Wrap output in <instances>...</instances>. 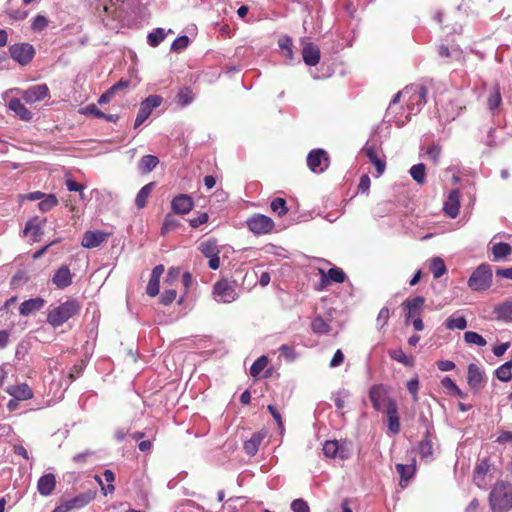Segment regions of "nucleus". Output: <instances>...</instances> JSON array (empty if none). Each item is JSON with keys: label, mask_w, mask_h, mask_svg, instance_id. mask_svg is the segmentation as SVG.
I'll return each instance as SVG.
<instances>
[{"label": "nucleus", "mask_w": 512, "mask_h": 512, "mask_svg": "<svg viewBox=\"0 0 512 512\" xmlns=\"http://www.w3.org/2000/svg\"><path fill=\"white\" fill-rule=\"evenodd\" d=\"M9 52L11 58L22 66L29 64L35 55V49L29 43L13 44L10 46Z\"/></svg>", "instance_id": "obj_8"}, {"label": "nucleus", "mask_w": 512, "mask_h": 512, "mask_svg": "<svg viewBox=\"0 0 512 512\" xmlns=\"http://www.w3.org/2000/svg\"><path fill=\"white\" fill-rule=\"evenodd\" d=\"M58 204V199L54 194H47L45 197L39 202L38 207L42 212H48L52 210Z\"/></svg>", "instance_id": "obj_43"}, {"label": "nucleus", "mask_w": 512, "mask_h": 512, "mask_svg": "<svg viewBox=\"0 0 512 512\" xmlns=\"http://www.w3.org/2000/svg\"><path fill=\"white\" fill-rule=\"evenodd\" d=\"M94 496V492L88 491L66 500V503L70 510L80 509L89 504L94 499Z\"/></svg>", "instance_id": "obj_27"}, {"label": "nucleus", "mask_w": 512, "mask_h": 512, "mask_svg": "<svg viewBox=\"0 0 512 512\" xmlns=\"http://www.w3.org/2000/svg\"><path fill=\"white\" fill-rule=\"evenodd\" d=\"M496 377L503 382H508L512 378V361H507L495 371Z\"/></svg>", "instance_id": "obj_39"}, {"label": "nucleus", "mask_w": 512, "mask_h": 512, "mask_svg": "<svg viewBox=\"0 0 512 512\" xmlns=\"http://www.w3.org/2000/svg\"><path fill=\"white\" fill-rule=\"evenodd\" d=\"M6 392L20 401L29 400L33 397V391L26 383L8 386Z\"/></svg>", "instance_id": "obj_25"}, {"label": "nucleus", "mask_w": 512, "mask_h": 512, "mask_svg": "<svg viewBox=\"0 0 512 512\" xmlns=\"http://www.w3.org/2000/svg\"><path fill=\"white\" fill-rule=\"evenodd\" d=\"M293 512H310L308 504L302 499H296L291 503Z\"/></svg>", "instance_id": "obj_57"}, {"label": "nucleus", "mask_w": 512, "mask_h": 512, "mask_svg": "<svg viewBox=\"0 0 512 512\" xmlns=\"http://www.w3.org/2000/svg\"><path fill=\"white\" fill-rule=\"evenodd\" d=\"M52 283L58 289H65L70 286L72 283V274L69 267L66 265L59 267L52 277Z\"/></svg>", "instance_id": "obj_16"}, {"label": "nucleus", "mask_w": 512, "mask_h": 512, "mask_svg": "<svg viewBox=\"0 0 512 512\" xmlns=\"http://www.w3.org/2000/svg\"><path fill=\"white\" fill-rule=\"evenodd\" d=\"M430 270L436 279L442 277L447 271L445 263L440 257H434L431 259Z\"/></svg>", "instance_id": "obj_38"}, {"label": "nucleus", "mask_w": 512, "mask_h": 512, "mask_svg": "<svg viewBox=\"0 0 512 512\" xmlns=\"http://www.w3.org/2000/svg\"><path fill=\"white\" fill-rule=\"evenodd\" d=\"M154 188V183H148L143 186L140 191L137 193L135 198V204L139 209H142L146 206L147 199L150 196L152 190Z\"/></svg>", "instance_id": "obj_34"}, {"label": "nucleus", "mask_w": 512, "mask_h": 512, "mask_svg": "<svg viewBox=\"0 0 512 512\" xmlns=\"http://www.w3.org/2000/svg\"><path fill=\"white\" fill-rule=\"evenodd\" d=\"M424 304L425 299L421 296L406 300L402 304L403 308L407 310L406 322H409L411 319L419 316L422 312Z\"/></svg>", "instance_id": "obj_15"}, {"label": "nucleus", "mask_w": 512, "mask_h": 512, "mask_svg": "<svg viewBox=\"0 0 512 512\" xmlns=\"http://www.w3.org/2000/svg\"><path fill=\"white\" fill-rule=\"evenodd\" d=\"M194 94L191 89L184 87L181 88L177 94V103L184 107L192 103Z\"/></svg>", "instance_id": "obj_41"}, {"label": "nucleus", "mask_w": 512, "mask_h": 512, "mask_svg": "<svg viewBox=\"0 0 512 512\" xmlns=\"http://www.w3.org/2000/svg\"><path fill=\"white\" fill-rule=\"evenodd\" d=\"M495 314L498 319L512 321V299H508L499 304L495 308Z\"/></svg>", "instance_id": "obj_31"}, {"label": "nucleus", "mask_w": 512, "mask_h": 512, "mask_svg": "<svg viewBox=\"0 0 512 512\" xmlns=\"http://www.w3.org/2000/svg\"><path fill=\"white\" fill-rule=\"evenodd\" d=\"M464 340L468 344L478 345L481 347L485 346L487 343L486 340L480 334L473 331L465 332Z\"/></svg>", "instance_id": "obj_50"}, {"label": "nucleus", "mask_w": 512, "mask_h": 512, "mask_svg": "<svg viewBox=\"0 0 512 512\" xmlns=\"http://www.w3.org/2000/svg\"><path fill=\"white\" fill-rule=\"evenodd\" d=\"M441 384L449 394H452L458 387L450 377H444L441 380Z\"/></svg>", "instance_id": "obj_64"}, {"label": "nucleus", "mask_w": 512, "mask_h": 512, "mask_svg": "<svg viewBox=\"0 0 512 512\" xmlns=\"http://www.w3.org/2000/svg\"><path fill=\"white\" fill-rule=\"evenodd\" d=\"M263 439L264 435L261 433L253 434L252 437L244 443L245 452L250 456L255 455Z\"/></svg>", "instance_id": "obj_32"}, {"label": "nucleus", "mask_w": 512, "mask_h": 512, "mask_svg": "<svg viewBox=\"0 0 512 512\" xmlns=\"http://www.w3.org/2000/svg\"><path fill=\"white\" fill-rule=\"evenodd\" d=\"M194 207L192 198L186 194H180L173 198L171 202L172 210L181 215L189 213Z\"/></svg>", "instance_id": "obj_14"}, {"label": "nucleus", "mask_w": 512, "mask_h": 512, "mask_svg": "<svg viewBox=\"0 0 512 512\" xmlns=\"http://www.w3.org/2000/svg\"><path fill=\"white\" fill-rule=\"evenodd\" d=\"M179 222L176 218H174L171 214L166 215L164 222L161 227V233L166 234L170 232L171 230L178 227Z\"/></svg>", "instance_id": "obj_53"}, {"label": "nucleus", "mask_w": 512, "mask_h": 512, "mask_svg": "<svg viewBox=\"0 0 512 512\" xmlns=\"http://www.w3.org/2000/svg\"><path fill=\"white\" fill-rule=\"evenodd\" d=\"M502 102L500 87L498 84L493 86V88L490 90L488 98H487V105L490 110L497 109Z\"/></svg>", "instance_id": "obj_37"}, {"label": "nucleus", "mask_w": 512, "mask_h": 512, "mask_svg": "<svg viewBox=\"0 0 512 512\" xmlns=\"http://www.w3.org/2000/svg\"><path fill=\"white\" fill-rule=\"evenodd\" d=\"M198 249L207 258L219 255V253H220V249H219L217 241L215 239H208V240L202 241L199 244Z\"/></svg>", "instance_id": "obj_30"}, {"label": "nucleus", "mask_w": 512, "mask_h": 512, "mask_svg": "<svg viewBox=\"0 0 512 512\" xmlns=\"http://www.w3.org/2000/svg\"><path fill=\"white\" fill-rule=\"evenodd\" d=\"M80 305L76 300H67L49 311L47 322L53 327H59L78 314Z\"/></svg>", "instance_id": "obj_3"}, {"label": "nucleus", "mask_w": 512, "mask_h": 512, "mask_svg": "<svg viewBox=\"0 0 512 512\" xmlns=\"http://www.w3.org/2000/svg\"><path fill=\"white\" fill-rule=\"evenodd\" d=\"M489 505L493 512H508L512 509V484L496 482L489 494Z\"/></svg>", "instance_id": "obj_2"}, {"label": "nucleus", "mask_w": 512, "mask_h": 512, "mask_svg": "<svg viewBox=\"0 0 512 512\" xmlns=\"http://www.w3.org/2000/svg\"><path fill=\"white\" fill-rule=\"evenodd\" d=\"M163 102V98L160 95H150L140 104L134 128L142 125L146 119L151 115L152 111L159 107Z\"/></svg>", "instance_id": "obj_7"}, {"label": "nucleus", "mask_w": 512, "mask_h": 512, "mask_svg": "<svg viewBox=\"0 0 512 512\" xmlns=\"http://www.w3.org/2000/svg\"><path fill=\"white\" fill-rule=\"evenodd\" d=\"M180 276V269L176 267H171L168 270L165 283L167 285H172Z\"/></svg>", "instance_id": "obj_61"}, {"label": "nucleus", "mask_w": 512, "mask_h": 512, "mask_svg": "<svg viewBox=\"0 0 512 512\" xmlns=\"http://www.w3.org/2000/svg\"><path fill=\"white\" fill-rule=\"evenodd\" d=\"M45 300L41 297L32 298L24 301L19 307V313L22 316H28L43 308Z\"/></svg>", "instance_id": "obj_26"}, {"label": "nucleus", "mask_w": 512, "mask_h": 512, "mask_svg": "<svg viewBox=\"0 0 512 512\" xmlns=\"http://www.w3.org/2000/svg\"><path fill=\"white\" fill-rule=\"evenodd\" d=\"M214 298L220 303H232L238 298L236 283L228 280H220L215 283L213 289Z\"/></svg>", "instance_id": "obj_6"}, {"label": "nucleus", "mask_w": 512, "mask_h": 512, "mask_svg": "<svg viewBox=\"0 0 512 512\" xmlns=\"http://www.w3.org/2000/svg\"><path fill=\"white\" fill-rule=\"evenodd\" d=\"M189 42H190V40L187 36H185V35L179 36L172 43L171 50L174 52H180L181 50L188 47Z\"/></svg>", "instance_id": "obj_56"}, {"label": "nucleus", "mask_w": 512, "mask_h": 512, "mask_svg": "<svg viewBox=\"0 0 512 512\" xmlns=\"http://www.w3.org/2000/svg\"><path fill=\"white\" fill-rule=\"evenodd\" d=\"M165 32L162 28H157L148 35V43L152 47H157L164 39Z\"/></svg>", "instance_id": "obj_52"}, {"label": "nucleus", "mask_w": 512, "mask_h": 512, "mask_svg": "<svg viewBox=\"0 0 512 512\" xmlns=\"http://www.w3.org/2000/svg\"><path fill=\"white\" fill-rule=\"evenodd\" d=\"M321 273L324 275V277H327L329 280L336 283H342L345 281L346 278V275L343 272V270L337 267L329 269L327 275H325L322 270Z\"/></svg>", "instance_id": "obj_51"}, {"label": "nucleus", "mask_w": 512, "mask_h": 512, "mask_svg": "<svg viewBox=\"0 0 512 512\" xmlns=\"http://www.w3.org/2000/svg\"><path fill=\"white\" fill-rule=\"evenodd\" d=\"M271 210L278 216L282 217L288 212L286 201L284 198H275L270 204Z\"/></svg>", "instance_id": "obj_46"}, {"label": "nucleus", "mask_w": 512, "mask_h": 512, "mask_svg": "<svg viewBox=\"0 0 512 512\" xmlns=\"http://www.w3.org/2000/svg\"><path fill=\"white\" fill-rule=\"evenodd\" d=\"M107 235L101 231H87L82 238V246L85 248H96L100 246L105 240Z\"/></svg>", "instance_id": "obj_23"}, {"label": "nucleus", "mask_w": 512, "mask_h": 512, "mask_svg": "<svg viewBox=\"0 0 512 512\" xmlns=\"http://www.w3.org/2000/svg\"><path fill=\"white\" fill-rule=\"evenodd\" d=\"M159 163V160L154 155H145L139 161V170L146 174L151 172Z\"/></svg>", "instance_id": "obj_36"}, {"label": "nucleus", "mask_w": 512, "mask_h": 512, "mask_svg": "<svg viewBox=\"0 0 512 512\" xmlns=\"http://www.w3.org/2000/svg\"><path fill=\"white\" fill-rule=\"evenodd\" d=\"M459 208H460V193L458 190H452L447 200L444 203V211L445 213L451 217L456 218L459 214Z\"/></svg>", "instance_id": "obj_21"}, {"label": "nucleus", "mask_w": 512, "mask_h": 512, "mask_svg": "<svg viewBox=\"0 0 512 512\" xmlns=\"http://www.w3.org/2000/svg\"><path fill=\"white\" fill-rule=\"evenodd\" d=\"M411 177L419 184H423L425 182V166L422 163L413 165L410 168Z\"/></svg>", "instance_id": "obj_47"}, {"label": "nucleus", "mask_w": 512, "mask_h": 512, "mask_svg": "<svg viewBox=\"0 0 512 512\" xmlns=\"http://www.w3.org/2000/svg\"><path fill=\"white\" fill-rule=\"evenodd\" d=\"M164 273V266L157 265L153 268L150 280L148 282L146 292L149 296L155 297L159 293V283L162 274Z\"/></svg>", "instance_id": "obj_24"}, {"label": "nucleus", "mask_w": 512, "mask_h": 512, "mask_svg": "<svg viewBox=\"0 0 512 512\" xmlns=\"http://www.w3.org/2000/svg\"><path fill=\"white\" fill-rule=\"evenodd\" d=\"M311 328L312 331L317 334H327L330 332V325L321 316H317L313 319Z\"/></svg>", "instance_id": "obj_40"}, {"label": "nucleus", "mask_w": 512, "mask_h": 512, "mask_svg": "<svg viewBox=\"0 0 512 512\" xmlns=\"http://www.w3.org/2000/svg\"><path fill=\"white\" fill-rule=\"evenodd\" d=\"M45 222L46 219H40L39 217L33 218L27 222L24 234L29 235L33 242L39 241L43 235V226Z\"/></svg>", "instance_id": "obj_18"}, {"label": "nucleus", "mask_w": 512, "mask_h": 512, "mask_svg": "<svg viewBox=\"0 0 512 512\" xmlns=\"http://www.w3.org/2000/svg\"><path fill=\"white\" fill-rule=\"evenodd\" d=\"M247 226L256 235L268 234L274 229V221L263 214H255L247 220Z\"/></svg>", "instance_id": "obj_9"}, {"label": "nucleus", "mask_w": 512, "mask_h": 512, "mask_svg": "<svg viewBox=\"0 0 512 512\" xmlns=\"http://www.w3.org/2000/svg\"><path fill=\"white\" fill-rule=\"evenodd\" d=\"M307 165L314 173H322L329 167V157L325 150L314 149L307 156Z\"/></svg>", "instance_id": "obj_10"}, {"label": "nucleus", "mask_w": 512, "mask_h": 512, "mask_svg": "<svg viewBox=\"0 0 512 512\" xmlns=\"http://www.w3.org/2000/svg\"><path fill=\"white\" fill-rule=\"evenodd\" d=\"M177 296V292L174 289L165 290L161 296V303L163 305L171 304Z\"/></svg>", "instance_id": "obj_58"}, {"label": "nucleus", "mask_w": 512, "mask_h": 512, "mask_svg": "<svg viewBox=\"0 0 512 512\" xmlns=\"http://www.w3.org/2000/svg\"><path fill=\"white\" fill-rule=\"evenodd\" d=\"M468 384L469 386L478 391L484 384V373L476 364H469L468 366Z\"/></svg>", "instance_id": "obj_20"}, {"label": "nucleus", "mask_w": 512, "mask_h": 512, "mask_svg": "<svg viewBox=\"0 0 512 512\" xmlns=\"http://www.w3.org/2000/svg\"><path fill=\"white\" fill-rule=\"evenodd\" d=\"M349 393L345 390L338 392L334 398L335 406L337 409H342L345 406V399L348 397Z\"/></svg>", "instance_id": "obj_62"}, {"label": "nucleus", "mask_w": 512, "mask_h": 512, "mask_svg": "<svg viewBox=\"0 0 512 512\" xmlns=\"http://www.w3.org/2000/svg\"><path fill=\"white\" fill-rule=\"evenodd\" d=\"M301 44L304 63L308 66H316L320 62V48L305 38L301 39Z\"/></svg>", "instance_id": "obj_11"}, {"label": "nucleus", "mask_w": 512, "mask_h": 512, "mask_svg": "<svg viewBox=\"0 0 512 512\" xmlns=\"http://www.w3.org/2000/svg\"><path fill=\"white\" fill-rule=\"evenodd\" d=\"M389 317V309L387 307H383L377 316V324L380 328H383L388 323Z\"/></svg>", "instance_id": "obj_59"}, {"label": "nucleus", "mask_w": 512, "mask_h": 512, "mask_svg": "<svg viewBox=\"0 0 512 512\" xmlns=\"http://www.w3.org/2000/svg\"><path fill=\"white\" fill-rule=\"evenodd\" d=\"M428 90L425 86L420 84H411L406 86L403 90L397 92L392 101L390 102L385 116L384 122L388 127L396 126L401 127L408 123V116L398 117L399 110H402L400 105L401 99L406 102L407 109L412 114L420 112L422 107L427 102Z\"/></svg>", "instance_id": "obj_1"}, {"label": "nucleus", "mask_w": 512, "mask_h": 512, "mask_svg": "<svg viewBox=\"0 0 512 512\" xmlns=\"http://www.w3.org/2000/svg\"><path fill=\"white\" fill-rule=\"evenodd\" d=\"M445 326L449 330H464L467 327V321L464 317H449L445 322Z\"/></svg>", "instance_id": "obj_48"}, {"label": "nucleus", "mask_w": 512, "mask_h": 512, "mask_svg": "<svg viewBox=\"0 0 512 512\" xmlns=\"http://www.w3.org/2000/svg\"><path fill=\"white\" fill-rule=\"evenodd\" d=\"M419 453L422 458L428 459L432 457L433 455V443L429 436H426L420 443H419Z\"/></svg>", "instance_id": "obj_44"}, {"label": "nucleus", "mask_w": 512, "mask_h": 512, "mask_svg": "<svg viewBox=\"0 0 512 512\" xmlns=\"http://www.w3.org/2000/svg\"><path fill=\"white\" fill-rule=\"evenodd\" d=\"M56 487V477L52 473L41 476L37 482V491L41 496H50Z\"/></svg>", "instance_id": "obj_17"}, {"label": "nucleus", "mask_w": 512, "mask_h": 512, "mask_svg": "<svg viewBox=\"0 0 512 512\" xmlns=\"http://www.w3.org/2000/svg\"><path fill=\"white\" fill-rule=\"evenodd\" d=\"M491 252L494 261H499L507 258L512 253V247L505 242L493 243L491 242Z\"/></svg>", "instance_id": "obj_28"}, {"label": "nucleus", "mask_w": 512, "mask_h": 512, "mask_svg": "<svg viewBox=\"0 0 512 512\" xmlns=\"http://www.w3.org/2000/svg\"><path fill=\"white\" fill-rule=\"evenodd\" d=\"M363 151L372 164L376 163L377 160H381V158L379 157L380 145L377 139L372 138L369 141H367L366 145L363 148Z\"/></svg>", "instance_id": "obj_29"}, {"label": "nucleus", "mask_w": 512, "mask_h": 512, "mask_svg": "<svg viewBox=\"0 0 512 512\" xmlns=\"http://www.w3.org/2000/svg\"><path fill=\"white\" fill-rule=\"evenodd\" d=\"M278 43H279L280 49L282 50L283 55L288 60H293L294 54H293V50H292V46H293L292 39L288 36H284L279 39Z\"/></svg>", "instance_id": "obj_42"}, {"label": "nucleus", "mask_w": 512, "mask_h": 512, "mask_svg": "<svg viewBox=\"0 0 512 512\" xmlns=\"http://www.w3.org/2000/svg\"><path fill=\"white\" fill-rule=\"evenodd\" d=\"M8 108L21 120L30 121L33 118V113L19 98H11L8 102Z\"/></svg>", "instance_id": "obj_22"}, {"label": "nucleus", "mask_w": 512, "mask_h": 512, "mask_svg": "<svg viewBox=\"0 0 512 512\" xmlns=\"http://www.w3.org/2000/svg\"><path fill=\"white\" fill-rule=\"evenodd\" d=\"M17 91L21 95L22 100L29 105L48 100L50 98V89L45 83L30 86L25 90L18 89Z\"/></svg>", "instance_id": "obj_5"}, {"label": "nucleus", "mask_w": 512, "mask_h": 512, "mask_svg": "<svg viewBox=\"0 0 512 512\" xmlns=\"http://www.w3.org/2000/svg\"><path fill=\"white\" fill-rule=\"evenodd\" d=\"M369 398L373 407L377 411L385 410L388 406V400H392L388 397L386 389L382 385H374L371 387L369 392Z\"/></svg>", "instance_id": "obj_12"}, {"label": "nucleus", "mask_w": 512, "mask_h": 512, "mask_svg": "<svg viewBox=\"0 0 512 512\" xmlns=\"http://www.w3.org/2000/svg\"><path fill=\"white\" fill-rule=\"evenodd\" d=\"M209 217L207 213H200L197 217L190 219V225L193 228H197L208 221Z\"/></svg>", "instance_id": "obj_63"}, {"label": "nucleus", "mask_w": 512, "mask_h": 512, "mask_svg": "<svg viewBox=\"0 0 512 512\" xmlns=\"http://www.w3.org/2000/svg\"><path fill=\"white\" fill-rule=\"evenodd\" d=\"M492 282V271L488 265H480L470 276L468 286L475 291L486 290Z\"/></svg>", "instance_id": "obj_4"}, {"label": "nucleus", "mask_w": 512, "mask_h": 512, "mask_svg": "<svg viewBox=\"0 0 512 512\" xmlns=\"http://www.w3.org/2000/svg\"><path fill=\"white\" fill-rule=\"evenodd\" d=\"M426 153L434 163H437L441 155V147L438 144H433L427 149Z\"/></svg>", "instance_id": "obj_60"}, {"label": "nucleus", "mask_w": 512, "mask_h": 512, "mask_svg": "<svg viewBox=\"0 0 512 512\" xmlns=\"http://www.w3.org/2000/svg\"><path fill=\"white\" fill-rule=\"evenodd\" d=\"M489 470V465L487 461H482L480 464L477 465L475 472H474V481L478 487L483 486V477Z\"/></svg>", "instance_id": "obj_45"}, {"label": "nucleus", "mask_w": 512, "mask_h": 512, "mask_svg": "<svg viewBox=\"0 0 512 512\" xmlns=\"http://www.w3.org/2000/svg\"><path fill=\"white\" fill-rule=\"evenodd\" d=\"M48 26V20L43 15H37L33 19V22L31 24V29L35 32H40L44 30Z\"/></svg>", "instance_id": "obj_55"}, {"label": "nucleus", "mask_w": 512, "mask_h": 512, "mask_svg": "<svg viewBox=\"0 0 512 512\" xmlns=\"http://www.w3.org/2000/svg\"><path fill=\"white\" fill-rule=\"evenodd\" d=\"M396 470L400 475V484H401V486H404L405 483L413 477L416 468H415V464H410V465L397 464Z\"/></svg>", "instance_id": "obj_35"}, {"label": "nucleus", "mask_w": 512, "mask_h": 512, "mask_svg": "<svg viewBox=\"0 0 512 512\" xmlns=\"http://www.w3.org/2000/svg\"><path fill=\"white\" fill-rule=\"evenodd\" d=\"M389 356L394 361L402 363L405 366L412 367L414 365V358L407 356L401 348L390 349L388 351Z\"/></svg>", "instance_id": "obj_33"}, {"label": "nucleus", "mask_w": 512, "mask_h": 512, "mask_svg": "<svg viewBox=\"0 0 512 512\" xmlns=\"http://www.w3.org/2000/svg\"><path fill=\"white\" fill-rule=\"evenodd\" d=\"M388 418V429L391 433L397 434L400 431V422L398 417V409L394 400H388V406L385 410Z\"/></svg>", "instance_id": "obj_19"}, {"label": "nucleus", "mask_w": 512, "mask_h": 512, "mask_svg": "<svg viewBox=\"0 0 512 512\" xmlns=\"http://www.w3.org/2000/svg\"><path fill=\"white\" fill-rule=\"evenodd\" d=\"M323 452L329 458L339 457L347 459L350 455V448L346 444H341L338 441L328 440L323 445Z\"/></svg>", "instance_id": "obj_13"}, {"label": "nucleus", "mask_w": 512, "mask_h": 512, "mask_svg": "<svg viewBox=\"0 0 512 512\" xmlns=\"http://www.w3.org/2000/svg\"><path fill=\"white\" fill-rule=\"evenodd\" d=\"M407 390L411 394L413 402H415V403L418 402V400H419V397H418L419 379L417 376L411 378L407 382Z\"/></svg>", "instance_id": "obj_54"}, {"label": "nucleus", "mask_w": 512, "mask_h": 512, "mask_svg": "<svg viewBox=\"0 0 512 512\" xmlns=\"http://www.w3.org/2000/svg\"><path fill=\"white\" fill-rule=\"evenodd\" d=\"M268 358L266 356H260L251 366L250 374L253 377H257L267 366Z\"/></svg>", "instance_id": "obj_49"}]
</instances>
